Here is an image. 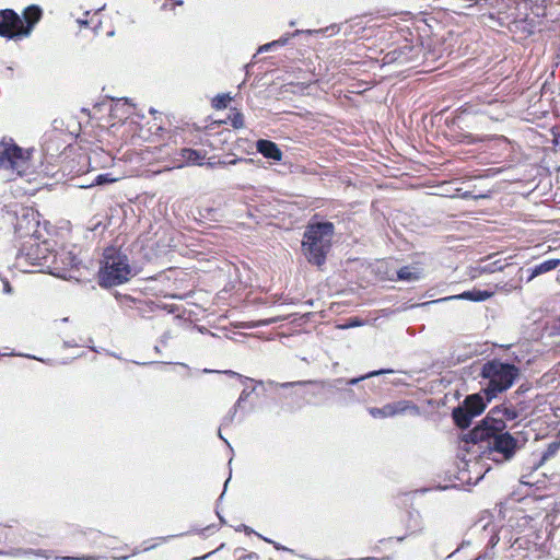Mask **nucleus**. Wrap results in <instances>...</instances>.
<instances>
[{
  "label": "nucleus",
  "mask_w": 560,
  "mask_h": 560,
  "mask_svg": "<svg viewBox=\"0 0 560 560\" xmlns=\"http://www.w3.org/2000/svg\"><path fill=\"white\" fill-rule=\"evenodd\" d=\"M488 415L480 425H477L470 432V440L474 443L487 442L489 448V457L497 462H509L513 458L518 450V443L508 432H502L505 423L502 419H497L494 416Z\"/></svg>",
  "instance_id": "1"
},
{
  "label": "nucleus",
  "mask_w": 560,
  "mask_h": 560,
  "mask_svg": "<svg viewBox=\"0 0 560 560\" xmlns=\"http://www.w3.org/2000/svg\"><path fill=\"white\" fill-rule=\"evenodd\" d=\"M520 370L514 364L491 360L486 362L480 372L483 384V393L490 401L498 394L509 389L518 377Z\"/></svg>",
  "instance_id": "2"
},
{
  "label": "nucleus",
  "mask_w": 560,
  "mask_h": 560,
  "mask_svg": "<svg viewBox=\"0 0 560 560\" xmlns=\"http://www.w3.org/2000/svg\"><path fill=\"white\" fill-rule=\"evenodd\" d=\"M133 276V269L125 253L116 247H107L104 250L102 267L98 272L102 287L120 285Z\"/></svg>",
  "instance_id": "3"
},
{
  "label": "nucleus",
  "mask_w": 560,
  "mask_h": 560,
  "mask_svg": "<svg viewBox=\"0 0 560 560\" xmlns=\"http://www.w3.org/2000/svg\"><path fill=\"white\" fill-rule=\"evenodd\" d=\"M332 234L334 225L329 222L311 225L305 231L302 246L310 262L317 266L324 264L326 254L330 248Z\"/></svg>",
  "instance_id": "4"
},
{
  "label": "nucleus",
  "mask_w": 560,
  "mask_h": 560,
  "mask_svg": "<svg viewBox=\"0 0 560 560\" xmlns=\"http://www.w3.org/2000/svg\"><path fill=\"white\" fill-rule=\"evenodd\" d=\"M40 15V9L35 5L24 11L23 19L12 10H3L0 12V35L8 38L28 36Z\"/></svg>",
  "instance_id": "5"
},
{
  "label": "nucleus",
  "mask_w": 560,
  "mask_h": 560,
  "mask_svg": "<svg viewBox=\"0 0 560 560\" xmlns=\"http://www.w3.org/2000/svg\"><path fill=\"white\" fill-rule=\"evenodd\" d=\"M31 168V151L19 147L12 139L0 141V171L8 177L22 176Z\"/></svg>",
  "instance_id": "6"
},
{
  "label": "nucleus",
  "mask_w": 560,
  "mask_h": 560,
  "mask_svg": "<svg viewBox=\"0 0 560 560\" xmlns=\"http://www.w3.org/2000/svg\"><path fill=\"white\" fill-rule=\"evenodd\" d=\"M52 252L46 242L39 243L37 238L30 237L22 245L16 255V264L22 270L28 267L50 268Z\"/></svg>",
  "instance_id": "7"
},
{
  "label": "nucleus",
  "mask_w": 560,
  "mask_h": 560,
  "mask_svg": "<svg viewBox=\"0 0 560 560\" xmlns=\"http://www.w3.org/2000/svg\"><path fill=\"white\" fill-rule=\"evenodd\" d=\"M486 408V402L480 394H474L468 397L459 406L453 410L455 423L466 429L470 425L472 418L479 416Z\"/></svg>",
  "instance_id": "8"
},
{
  "label": "nucleus",
  "mask_w": 560,
  "mask_h": 560,
  "mask_svg": "<svg viewBox=\"0 0 560 560\" xmlns=\"http://www.w3.org/2000/svg\"><path fill=\"white\" fill-rule=\"evenodd\" d=\"M368 412L374 419H386L394 418L398 416L412 415L419 416L420 409L417 405H415L410 400H397L393 402H388L383 407H369Z\"/></svg>",
  "instance_id": "9"
},
{
  "label": "nucleus",
  "mask_w": 560,
  "mask_h": 560,
  "mask_svg": "<svg viewBox=\"0 0 560 560\" xmlns=\"http://www.w3.org/2000/svg\"><path fill=\"white\" fill-rule=\"evenodd\" d=\"M79 264L80 260L74 253L62 249L57 253L52 252L51 267L49 269L51 273L65 277L62 272L78 267Z\"/></svg>",
  "instance_id": "10"
},
{
  "label": "nucleus",
  "mask_w": 560,
  "mask_h": 560,
  "mask_svg": "<svg viewBox=\"0 0 560 560\" xmlns=\"http://www.w3.org/2000/svg\"><path fill=\"white\" fill-rule=\"evenodd\" d=\"M491 295H492V293H490L488 291L471 290V291H465L460 294L450 295L446 298L427 302L423 305H428V304H432V303H441V302H446V301H452V300H468V301H474V302H482V301L488 300Z\"/></svg>",
  "instance_id": "11"
},
{
  "label": "nucleus",
  "mask_w": 560,
  "mask_h": 560,
  "mask_svg": "<svg viewBox=\"0 0 560 560\" xmlns=\"http://www.w3.org/2000/svg\"><path fill=\"white\" fill-rule=\"evenodd\" d=\"M179 158L175 159L174 167L182 168L186 165L197 164L200 165L201 161L205 159L199 151L194 149H182L178 153Z\"/></svg>",
  "instance_id": "12"
},
{
  "label": "nucleus",
  "mask_w": 560,
  "mask_h": 560,
  "mask_svg": "<svg viewBox=\"0 0 560 560\" xmlns=\"http://www.w3.org/2000/svg\"><path fill=\"white\" fill-rule=\"evenodd\" d=\"M256 149L260 154H262L267 159L273 161H281L282 159L281 150L275 142L270 140H258L256 143Z\"/></svg>",
  "instance_id": "13"
},
{
  "label": "nucleus",
  "mask_w": 560,
  "mask_h": 560,
  "mask_svg": "<svg viewBox=\"0 0 560 560\" xmlns=\"http://www.w3.org/2000/svg\"><path fill=\"white\" fill-rule=\"evenodd\" d=\"M559 264H560L559 259H548L539 265L534 266L533 268H528L527 269V272H528L527 282L532 281L534 278H536L539 275H542V273H546V272H549V271L556 269L559 266Z\"/></svg>",
  "instance_id": "14"
},
{
  "label": "nucleus",
  "mask_w": 560,
  "mask_h": 560,
  "mask_svg": "<svg viewBox=\"0 0 560 560\" xmlns=\"http://www.w3.org/2000/svg\"><path fill=\"white\" fill-rule=\"evenodd\" d=\"M423 271L418 266H405L397 271V278L401 281L415 282L422 278Z\"/></svg>",
  "instance_id": "15"
},
{
  "label": "nucleus",
  "mask_w": 560,
  "mask_h": 560,
  "mask_svg": "<svg viewBox=\"0 0 560 560\" xmlns=\"http://www.w3.org/2000/svg\"><path fill=\"white\" fill-rule=\"evenodd\" d=\"M341 383H342V380L338 378V380H335L332 382V384L326 383V382L299 381V382H288V383H280V384L275 383V385L282 387V388H288V387H293V386H302V385H306V384H315V385H320V387L324 388L326 386L335 387L337 384H341ZM271 384H273V382H271Z\"/></svg>",
  "instance_id": "16"
},
{
  "label": "nucleus",
  "mask_w": 560,
  "mask_h": 560,
  "mask_svg": "<svg viewBox=\"0 0 560 560\" xmlns=\"http://www.w3.org/2000/svg\"><path fill=\"white\" fill-rule=\"evenodd\" d=\"M230 101H231V97L228 94L218 95L213 101L214 107L218 109L225 108Z\"/></svg>",
  "instance_id": "17"
},
{
  "label": "nucleus",
  "mask_w": 560,
  "mask_h": 560,
  "mask_svg": "<svg viewBox=\"0 0 560 560\" xmlns=\"http://www.w3.org/2000/svg\"><path fill=\"white\" fill-rule=\"evenodd\" d=\"M385 372H386V371H384V370H381V371H373V372H370V373H368V374H365V375H363V376L355 377V378H351V380L347 381L346 383H347L348 385H355V384H358L360 381H363V380L369 378V377H372V376L380 375V374L385 373Z\"/></svg>",
  "instance_id": "18"
},
{
  "label": "nucleus",
  "mask_w": 560,
  "mask_h": 560,
  "mask_svg": "<svg viewBox=\"0 0 560 560\" xmlns=\"http://www.w3.org/2000/svg\"><path fill=\"white\" fill-rule=\"evenodd\" d=\"M248 396L249 393L245 389L241 393L237 401L235 402L233 409L231 410V419L235 416L237 408L241 406L243 401H245L248 398Z\"/></svg>",
  "instance_id": "19"
},
{
  "label": "nucleus",
  "mask_w": 560,
  "mask_h": 560,
  "mask_svg": "<svg viewBox=\"0 0 560 560\" xmlns=\"http://www.w3.org/2000/svg\"><path fill=\"white\" fill-rule=\"evenodd\" d=\"M231 124L234 128H242L244 126V118L243 115L240 113H235L231 117Z\"/></svg>",
  "instance_id": "20"
},
{
  "label": "nucleus",
  "mask_w": 560,
  "mask_h": 560,
  "mask_svg": "<svg viewBox=\"0 0 560 560\" xmlns=\"http://www.w3.org/2000/svg\"><path fill=\"white\" fill-rule=\"evenodd\" d=\"M116 179L115 178H112L109 176V174H100L98 176H96L95 180H94V184L95 185H103V184H107V183H114Z\"/></svg>",
  "instance_id": "21"
},
{
  "label": "nucleus",
  "mask_w": 560,
  "mask_h": 560,
  "mask_svg": "<svg viewBox=\"0 0 560 560\" xmlns=\"http://www.w3.org/2000/svg\"><path fill=\"white\" fill-rule=\"evenodd\" d=\"M559 448V444L558 443H551L549 444L547 451L545 452V454L542 455V459L546 460L548 459L549 457H551L553 454H556V452L558 451Z\"/></svg>",
  "instance_id": "22"
},
{
  "label": "nucleus",
  "mask_w": 560,
  "mask_h": 560,
  "mask_svg": "<svg viewBox=\"0 0 560 560\" xmlns=\"http://www.w3.org/2000/svg\"><path fill=\"white\" fill-rule=\"evenodd\" d=\"M282 319H284V317H272V318L259 320V322L253 324L250 327L267 326V325L277 323L278 320H282Z\"/></svg>",
  "instance_id": "23"
},
{
  "label": "nucleus",
  "mask_w": 560,
  "mask_h": 560,
  "mask_svg": "<svg viewBox=\"0 0 560 560\" xmlns=\"http://www.w3.org/2000/svg\"><path fill=\"white\" fill-rule=\"evenodd\" d=\"M299 33H300V31H296L295 33H293L291 35L287 34V35L280 37L279 39L275 40V43H277L278 47H282L288 44V42L290 40L291 37L295 36Z\"/></svg>",
  "instance_id": "24"
},
{
  "label": "nucleus",
  "mask_w": 560,
  "mask_h": 560,
  "mask_svg": "<svg viewBox=\"0 0 560 560\" xmlns=\"http://www.w3.org/2000/svg\"><path fill=\"white\" fill-rule=\"evenodd\" d=\"M277 47H278V46H277V43H275V40H272V42H270V43H267V44H265V45L260 46V47L258 48V52H266V51H270V50H272V49H275V48H277Z\"/></svg>",
  "instance_id": "25"
},
{
  "label": "nucleus",
  "mask_w": 560,
  "mask_h": 560,
  "mask_svg": "<svg viewBox=\"0 0 560 560\" xmlns=\"http://www.w3.org/2000/svg\"><path fill=\"white\" fill-rule=\"evenodd\" d=\"M486 197H487V195L472 196V194L469 192V191H465L462 195V198H464V199H468V198H486Z\"/></svg>",
  "instance_id": "26"
},
{
  "label": "nucleus",
  "mask_w": 560,
  "mask_h": 560,
  "mask_svg": "<svg viewBox=\"0 0 560 560\" xmlns=\"http://www.w3.org/2000/svg\"><path fill=\"white\" fill-rule=\"evenodd\" d=\"M65 560H98L97 558L95 557H82V558H70V557H66L63 558Z\"/></svg>",
  "instance_id": "27"
},
{
  "label": "nucleus",
  "mask_w": 560,
  "mask_h": 560,
  "mask_svg": "<svg viewBox=\"0 0 560 560\" xmlns=\"http://www.w3.org/2000/svg\"><path fill=\"white\" fill-rule=\"evenodd\" d=\"M224 373L232 375V376H240L236 372H233V371H225Z\"/></svg>",
  "instance_id": "28"
},
{
  "label": "nucleus",
  "mask_w": 560,
  "mask_h": 560,
  "mask_svg": "<svg viewBox=\"0 0 560 560\" xmlns=\"http://www.w3.org/2000/svg\"><path fill=\"white\" fill-rule=\"evenodd\" d=\"M78 23L80 25H84V26L88 25V21L86 20H78Z\"/></svg>",
  "instance_id": "29"
},
{
  "label": "nucleus",
  "mask_w": 560,
  "mask_h": 560,
  "mask_svg": "<svg viewBox=\"0 0 560 560\" xmlns=\"http://www.w3.org/2000/svg\"><path fill=\"white\" fill-rule=\"evenodd\" d=\"M4 291L8 292V293L11 291V288L9 287V283L4 284Z\"/></svg>",
  "instance_id": "30"
},
{
  "label": "nucleus",
  "mask_w": 560,
  "mask_h": 560,
  "mask_svg": "<svg viewBox=\"0 0 560 560\" xmlns=\"http://www.w3.org/2000/svg\"><path fill=\"white\" fill-rule=\"evenodd\" d=\"M360 324L358 322H352L351 324H349L348 326L349 327H353V326H359Z\"/></svg>",
  "instance_id": "31"
},
{
  "label": "nucleus",
  "mask_w": 560,
  "mask_h": 560,
  "mask_svg": "<svg viewBox=\"0 0 560 560\" xmlns=\"http://www.w3.org/2000/svg\"><path fill=\"white\" fill-rule=\"evenodd\" d=\"M159 539L164 542V541H166L168 539V537H161Z\"/></svg>",
  "instance_id": "32"
},
{
  "label": "nucleus",
  "mask_w": 560,
  "mask_h": 560,
  "mask_svg": "<svg viewBox=\"0 0 560 560\" xmlns=\"http://www.w3.org/2000/svg\"><path fill=\"white\" fill-rule=\"evenodd\" d=\"M238 160H232L229 162V164H235Z\"/></svg>",
  "instance_id": "33"
},
{
  "label": "nucleus",
  "mask_w": 560,
  "mask_h": 560,
  "mask_svg": "<svg viewBox=\"0 0 560 560\" xmlns=\"http://www.w3.org/2000/svg\"><path fill=\"white\" fill-rule=\"evenodd\" d=\"M37 556H44V557H46L42 551H38V552H37Z\"/></svg>",
  "instance_id": "34"
},
{
  "label": "nucleus",
  "mask_w": 560,
  "mask_h": 560,
  "mask_svg": "<svg viewBox=\"0 0 560 560\" xmlns=\"http://www.w3.org/2000/svg\"><path fill=\"white\" fill-rule=\"evenodd\" d=\"M315 32H316V33H322V32H324V30H317V31H315Z\"/></svg>",
  "instance_id": "35"
},
{
  "label": "nucleus",
  "mask_w": 560,
  "mask_h": 560,
  "mask_svg": "<svg viewBox=\"0 0 560 560\" xmlns=\"http://www.w3.org/2000/svg\"><path fill=\"white\" fill-rule=\"evenodd\" d=\"M4 553H5V552H3V551H0V555H4Z\"/></svg>",
  "instance_id": "36"
}]
</instances>
